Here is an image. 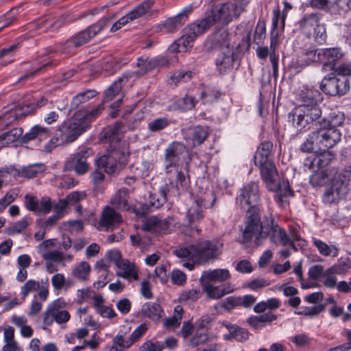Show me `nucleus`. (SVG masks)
<instances>
[{"label": "nucleus", "instance_id": "1", "mask_svg": "<svg viewBox=\"0 0 351 351\" xmlns=\"http://www.w3.org/2000/svg\"><path fill=\"white\" fill-rule=\"evenodd\" d=\"M122 127L121 122H117L104 128L101 134V137L106 143H110V146L106 153L98 158L95 163L98 168L104 169L110 175L118 174L128 163V154L119 147Z\"/></svg>", "mask_w": 351, "mask_h": 351}, {"label": "nucleus", "instance_id": "2", "mask_svg": "<svg viewBox=\"0 0 351 351\" xmlns=\"http://www.w3.org/2000/svg\"><path fill=\"white\" fill-rule=\"evenodd\" d=\"M104 108L101 105L92 110H80L76 112L69 121L64 122L60 127V140L62 143L73 142L80 135L84 132Z\"/></svg>", "mask_w": 351, "mask_h": 351}, {"label": "nucleus", "instance_id": "3", "mask_svg": "<svg viewBox=\"0 0 351 351\" xmlns=\"http://www.w3.org/2000/svg\"><path fill=\"white\" fill-rule=\"evenodd\" d=\"M222 244L217 240L200 239L188 247L175 251L178 257L196 261L198 263H206L217 258L221 254Z\"/></svg>", "mask_w": 351, "mask_h": 351}, {"label": "nucleus", "instance_id": "4", "mask_svg": "<svg viewBox=\"0 0 351 351\" xmlns=\"http://www.w3.org/2000/svg\"><path fill=\"white\" fill-rule=\"evenodd\" d=\"M250 0H232L216 6L206 13L202 20L208 29L217 22L228 23L245 11Z\"/></svg>", "mask_w": 351, "mask_h": 351}, {"label": "nucleus", "instance_id": "5", "mask_svg": "<svg viewBox=\"0 0 351 351\" xmlns=\"http://www.w3.org/2000/svg\"><path fill=\"white\" fill-rule=\"evenodd\" d=\"M256 165L260 168L261 177L265 182L267 188L276 192L275 199L280 205H282L285 199L293 195L289 182L278 179L276 168L272 161Z\"/></svg>", "mask_w": 351, "mask_h": 351}, {"label": "nucleus", "instance_id": "6", "mask_svg": "<svg viewBox=\"0 0 351 351\" xmlns=\"http://www.w3.org/2000/svg\"><path fill=\"white\" fill-rule=\"evenodd\" d=\"M269 237V227L264 226L261 221V210L257 206H252L247 210L242 230L241 243H249L253 239L256 245L261 243L262 240Z\"/></svg>", "mask_w": 351, "mask_h": 351}, {"label": "nucleus", "instance_id": "7", "mask_svg": "<svg viewBox=\"0 0 351 351\" xmlns=\"http://www.w3.org/2000/svg\"><path fill=\"white\" fill-rule=\"evenodd\" d=\"M322 110L319 106L298 105L289 114V119L298 131L310 128V125L319 119Z\"/></svg>", "mask_w": 351, "mask_h": 351}, {"label": "nucleus", "instance_id": "8", "mask_svg": "<svg viewBox=\"0 0 351 351\" xmlns=\"http://www.w3.org/2000/svg\"><path fill=\"white\" fill-rule=\"evenodd\" d=\"M110 20L108 17H103L95 23L90 25L85 29L78 32L68 39L62 45V53H70L71 49L82 46L89 42L93 38L101 32L108 24Z\"/></svg>", "mask_w": 351, "mask_h": 351}, {"label": "nucleus", "instance_id": "9", "mask_svg": "<svg viewBox=\"0 0 351 351\" xmlns=\"http://www.w3.org/2000/svg\"><path fill=\"white\" fill-rule=\"evenodd\" d=\"M302 32L308 38H313L319 44H324L327 38L326 27L320 23V15L317 13L306 14L300 21Z\"/></svg>", "mask_w": 351, "mask_h": 351}, {"label": "nucleus", "instance_id": "10", "mask_svg": "<svg viewBox=\"0 0 351 351\" xmlns=\"http://www.w3.org/2000/svg\"><path fill=\"white\" fill-rule=\"evenodd\" d=\"M208 29L202 20L189 25L184 29L183 36L169 47V51L172 53L186 51L189 47L193 46L195 38L204 33Z\"/></svg>", "mask_w": 351, "mask_h": 351}, {"label": "nucleus", "instance_id": "11", "mask_svg": "<svg viewBox=\"0 0 351 351\" xmlns=\"http://www.w3.org/2000/svg\"><path fill=\"white\" fill-rule=\"evenodd\" d=\"M228 33L226 30L220 31L215 34V39L221 45V52L216 60V66L220 73H225L230 70L234 64L233 49L229 46L227 41Z\"/></svg>", "mask_w": 351, "mask_h": 351}, {"label": "nucleus", "instance_id": "12", "mask_svg": "<svg viewBox=\"0 0 351 351\" xmlns=\"http://www.w3.org/2000/svg\"><path fill=\"white\" fill-rule=\"evenodd\" d=\"M322 90L330 96H342L350 89L348 78L330 74L325 77L320 84Z\"/></svg>", "mask_w": 351, "mask_h": 351}, {"label": "nucleus", "instance_id": "13", "mask_svg": "<svg viewBox=\"0 0 351 351\" xmlns=\"http://www.w3.org/2000/svg\"><path fill=\"white\" fill-rule=\"evenodd\" d=\"M215 202L214 193L210 191L205 197L195 199L187 210L186 217L189 225L200 221L203 217V210L213 206Z\"/></svg>", "mask_w": 351, "mask_h": 351}, {"label": "nucleus", "instance_id": "14", "mask_svg": "<svg viewBox=\"0 0 351 351\" xmlns=\"http://www.w3.org/2000/svg\"><path fill=\"white\" fill-rule=\"evenodd\" d=\"M93 154L92 149L88 147H82L75 153L65 163L64 168L67 171H74L77 175H84L88 172L90 164L88 158Z\"/></svg>", "mask_w": 351, "mask_h": 351}, {"label": "nucleus", "instance_id": "15", "mask_svg": "<svg viewBox=\"0 0 351 351\" xmlns=\"http://www.w3.org/2000/svg\"><path fill=\"white\" fill-rule=\"evenodd\" d=\"M319 126L315 131L319 143V150H328L340 141L341 134L339 130L327 127L325 121L320 122Z\"/></svg>", "mask_w": 351, "mask_h": 351}, {"label": "nucleus", "instance_id": "16", "mask_svg": "<svg viewBox=\"0 0 351 351\" xmlns=\"http://www.w3.org/2000/svg\"><path fill=\"white\" fill-rule=\"evenodd\" d=\"M186 153V147L183 143L173 141L169 144L165 149L164 155L166 172H171L170 168H175Z\"/></svg>", "mask_w": 351, "mask_h": 351}, {"label": "nucleus", "instance_id": "17", "mask_svg": "<svg viewBox=\"0 0 351 351\" xmlns=\"http://www.w3.org/2000/svg\"><path fill=\"white\" fill-rule=\"evenodd\" d=\"M269 236L270 241L276 245H289L294 251H297L294 243L296 241H300V238L298 236L290 237L288 235L283 228L274 223V219L271 221V225L269 227Z\"/></svg>", "mask_w": 351, "mask_h": 351}, {"label": "nucleus", "instance_id": "18", "mask_svg": "<svg viewBox=\"0 0 351 351\" xmlns=\"http://www.w3.org/2000/svg\"><path fill=\"white\" fill-rule=\"evenodd\" d=\"M237 200L243 209L248 206H256L260 200L258 183L252 182L241 189Z\"/></svg>", "mask_w": 351, "mask_h": 351}, {"label": "nucleus", "instance_id": "19", "mask_svg": "<svg viewBox=\"0 0 351 351\" xmlns=\"http://www.w3.org/2000/svg\"><path fill=\"white\" fill-rule=\"evenodd\" d=\"M174 222L172 216L160 219L156 216H152L144 221L142 228L145 231L156 234H167L170 232V227Z\"/></svg>", "mask_w": 351, "mask_h": 351}, {"label": "nucleus", "instance_id": "20", "mask_svg": "<svg viewBox=\"0 0 351 351\" xmlns=\"http://www.w3.org/2000/svg\"><path fill=\"white\" fill-rule=\"evenodd\" d=\"M165 62V59L163 58H150L144 56L140 57L137 59L136 71L132 73L129 77H131L132 75H135L138 77H142L152 70L164 66Z\"/></svg>", "mask_w": 351, "mask_h": 351}, {"label": "nucleus", "instance_id": "21", "mask_svg": "<svg viewBox=\"0 0 351 351\" xmlns=\"http://www.w3.org/2000/svg\"><path fill=\"white\" fill-rule=\"evenodd\" d=\"M25 205L27 210L38 214H48L52 209L51 198L45 196L38 199L35 196L26 195L25 197Z\"/></svg>", "mask_w": 351, "mask_h": 351}, {"label": "nucleus", "instance_id": "22", "mask_svg": "<svg viewBox=\"0 0 351 351\" xmlns=\"http://www.w3.org/2000/svg\"><path fill=\"white\" fill-rule=\"evenodd\" d=\"M348 191L346 184L342 181H337L328 187L324 193L323 201L326 204H332L343 198Z\"/></svg>", "mask_w": 351, "mask_h": 351}, {"label": "nucleus", "instance_id": "23", "mask_svg": "<svg viewBox=\"0 0 351 351\" xmlns=\"http://www.w3.org/2000/svg\"><path fill=\"white\" fill-rule=\"evenodd\" d=\"M230 278L231 274L228 269H210L202 272L199 278V282L212 284L223 283Z\"/></svg>", "mask_w": 351, "mask_h": 351}, {"label": "nucleus", "instance_id": "24", "mask_svg": "<svg viewBox=\"0 0 351 351\" xmlns=\"http://www.w3.org/2000/svg\"><path fill=\"white\" fill-rule=\"evenodd\" d=\"M116 275L128 281L139 280V269L137 265L128 259H124L116 267Z\"/></svg>", "mask_w": 351, "mask_h": 351}, {"label": "nucleus", "instance_id": "25", "mask_svg": "<svg viewBox=\"0 0 351 351\" xmlns=\"http://www.w3.org/2000/svg\"><path fill=\"white\" fill-rule=\"evenodd\" d=\"M8 171V177L13 176L14 177L32 178L37 176V174L45 171L43 164H34L27 167H23L19 169L15 167H10L5 169Z\"/></svg>", "mask_w": 351, "mask_h": 351}, {"label": "nucleus", "instance_id": "26", "mask_svg": "<svg viewBox=\"0 0 351 351\" xmlns=\"http://www.w3.org/2000/svg\"><path fill=\"white\" fill-rule=\"evenodd\" d=\"M203 289L209 298L217 300L224 295L232 293L235 288L230 283H224L221 286H215V284L200 282Z\"/></svg>", "mask_w": 351, "mask_h": 351}, {"label": "nucleus", "instance_id": "27", "mask_svg": "<svg viewBox=\"0 0 351 351\" xmlns=\"http://www.w3.org/2000/svg\"><path fill=\"white\" fill-rule=\"evenodd\" d=\"M208 135V128L204 126L190 128L184 131V138L192 146L203 143Z\"/></svg>", "mask_w": 351, "mask_h": 351}, {"label": "nucleus", "instance_id": "28", "mask_svg": "<svg viewBox=\"0 0 351 351\" xmlns=\"http://www.w3.org/2000/svg\"><path fill=\"white\" fill-rule=\"evenodd\" d=\"M122 222L121 215L109 206L104 207L100 220L99 226L108 230Z\"/></svg>", "mask_w": 351, "mask_h": 351}, {"label": "nucleus", "instance_id": "29", "mask_svg": "<svg viewBox=\"0 0 351 351\" xmlns=\"http://www.w3.org/2000/svg\"><path fill=\"white\" fill-rule=\"evenodd\" d=\"M189 180L181 171H177L175 184L173 182L164 186L167 188L169 196H178L182 192L186 191L189 186Z\"/></svg>", "mask_w": 351, "mask_h": 351}, {"label": "nucleus", "instance_id": "30", "mask_svg": "<svg viewBox=\"0 0 351 351\" xmlns=\"http://www.w3.org/2000/svg\"><path fill=\"white\" fill-rule=\"evenodd\" d=\"M129 199V190L126 188H121L112 197L110 204L117 209L129 210L130 209Z\"/></svg>", "mask_w": 351, "mask_h": 351}, {"label": "nucleus", "instance_id": "31", "mask_svg": "<svg viewBox=\"0 0 351 351\" xmlns=\"http://www.w3.org/2000/svg\"><path fill=\"white\" fill-rule=\"evenodd\" d=\"M321 99L322 96L319 91L310 88L302 90L298 97V101L300 102V105H306L308 107L319 106L318 101Z\"/></svg>", "mask_w": 351, "mask_h": 351}, {"label": "nucleus", "instance_id": "32", "mask_svg": "<svg viewBox=\"0 0 351 351\" xmlns=\"http://www.w3.org/2000/svg\"><path fill=\"white\" fill-rule=\"evenodd\" d=\"M322 63L324 66H335V62L343 56V53L339 47L326 48L321 49Z\"/></svg>", "mask_w": 351, "mask_h": 351}, {"label": "nucleus", "instance_id": "33", "mask_svg": "<svg viewBox=\"0 0 351 351\" xmlns=\"http://www.w3.org/2000/svg\"><path fill=\"white\" fill-rule=\"evenodd\" d=\"M273 147V144L269 141L263 142L258 147L254 160L255 165H263L264 162L271 161L269 156Z\"/></svg>", "mask_w": 351, "mask_h": 351}, {"label": "nucleus", "instance_id": "34", "mask_svg": "<svg viewBox=\"0 0 351 351\" xmlns=\"http://www.w3.org/2000/svg\"><path fill=\"white\" fill-rule=\"evenodd\" d=\"M55 308V322L59 324L67 322L70 319V314L68 311L63 310L66 306V302L62 298L53 301Z\"/></svg>", "mask_w": 351, "mask_h": 351}, {"label": "nucleus", "instance_id": "35", "mask_svg": "<svg viewBox=\"0 0 351 351\" xmlns=\"http://www.w3.org/2000/svg\"><path fill=\"white\" fill-rule=\"evenodd\" d=\"M128 75L126 74L119 77L113 84L106 90L104 102H108L112 100L117 95H118L122 88V82H127Z\"/></svg>", "mask_w": 351, "mask_h": 351}, {"label": "nucleus", "instance_id": "36", "mask_svg": "<svg viewBox=\"0 0 351 351\" xmlns=\"http://www.w3.org/2000/svg\"><path fill=\"white\" fill-rule=\"evenodd\" d=\"M312 242L319 254L324 256L337 257L339 254V249L334 245H328L323 241L314 237L312 239Z\"/></svg>", "mask_w": 351, "mask_h": 351}, {"label": "nucleus", "instance_id": "37", "mask_svg": "<svg viewBox=\"0 0 351 351\" xmlns=\"http://www.w3.org/2000/svg\"><path fill=\"white\" fill-rule=\"evenodd\" d=\"M222 325L225 326L230 332L233 335V339L238 341H244L248 339V332L246 329L241 328L235 324H232L229 322L224 321Z\"/></svg>", "mask_w": 351, "mask_h": 351}, {"label": "nucleus", "instance_id": "38", "mask_svg": "<svg viewBox=\"0 0 351 351\" xmlns=\"http://www.w3.org/2000/svg\"><path fill=\"white\" fill-rule=\"evenodd\" d=\"M23 130L21 128H16L0 135V148L14 143L21 138Z\"/></svg>", "mask_w": 351, "mask_h": 351}, {"label": "nucleus", "instance_id": "39", "mask_svg": "<svg viewBox=\"0 0 351 351\" xmlns=\"http://www.w3.org/2000/svg\"><path fill=\"white\" fill-rule=\"evenodd\" d=\"M143 313L153 320H158L162 312L160 306L157 303L147 302L142 306Z\"/></svg>", "mask_w": 351, "mask_h": 351}, {"label": "nucleus", "instance_id": "40", "mask_svg": "<svg viewBox=\"0 0 351 351\" xmlns=\"http://www.w3.org/2000/svg\"><path fill=\"white\" fill-rule=\"evenodd\" d=\"M167 196H169L167 188L163 186L160 189L158 194L150 195L149 203L154 208H158L166 202Z\"/></svg>", "mask_w": 351, "mask_h": 351}, {"label": "nucleus", "instance_id": "41", "mask_svg": "<svg viewBox=\"0 0 351 351\" xmlns=\"http://www.w3.org/2000/svg\"><path fill=\"white\" fill-rule=\"evenodd\" d=\"M154 3V0H145L136 6L129 14L134 21L146 14Z\"/></svg>", "mask_w": 351, "mask_h": 351}, {"label": "nucleus", "instance_id": "42", "mask_svg": "<svg viewBox=\"0 0 351 351\" xmlns=\"http://www.w3.org/2000/svg\"><path fill=\"white\" fill-rule=\"evenodd\" d=\"M90 271V265L86 261H82L73 267L72 275L80 281H85L88 279Z\"/></svg>", "mask_w": 351, "mask_h": 351}, {"label": "nucleus", "instance_id": "43", "mask_svg": "<svg viewBox=\"0 0 351 351\" xmlns=\"http://www.w3.org/2000/svg\"><path fill=\"white\" fill-rule=\"evenodd\" d=\"M184 23L177 15L169 18L160 24V29L166 33H173L179 29Z\"/></svg>", "mask_w": 351, "mask_h": 351}, {"label": "nucleus", "instance_id": "44", "mask_svg": "<svg viewBox=\"0 0 351 351\" xmlns=\"http://www.w3.org/2000/svg\"><path fill=\"white\" fill-rule=\"evenodd\" d=\"M48 130L39 125L34 126L29 132H27L24 136H21V141L23 143H27L29 141L33 140L36 137L41 138L47 136Z\"/></svg>", "mask_w": 351, "mask_h": 351}, {"label": "nucleus", "instance_id": "45", "mask_svg": "<svg viewBox=\"0 0 351 351\" xmlns=\"http://www.w3.org/2000/svg\"><path fill=\"white\" fill-rule=\"evenodd\" d=\"M29 219L23 217L18 221L10 224L7 228V232L11 235L20 234L29 226Z\"/></svg>", "mask_w": 351, "mask_h": 351}, {"label": "nucleus", "instance_id": "46", "mask_svg": "<svg viewBox=\"0 0 351 351\" xmlns=\"http://www.w3.org/2000/svg\"><path fill=\"white\" fill-rule=\"evenodd\" d=\"M95 95L96 91L95 90L89 89L86 91L81 92L73 98L71 103V106L73 109L76 108L80 104L88 101L89 99L93 98Z\"/></svg>", "mask_w": 351, "mask_h": 351}, {"label": "nucleus", "instance_id": "47", "mask_svg": "<svg viewBox=\"0 0 351 351\" xmlns=\"http://www.w3.org/2000/svg\"><path fill=\"white\" fill-rule=\"evenodd\" d=\"M58 64V61L53 60L47 62L46 63L43 64L42 66L35 67L34 66L30 71H28L27 73H25L24 75L21 76L19 79V82L29 80L36 75H37L39 72L46 70L48 68H51L56 65Z\"/></svg>", "mask_w": 351, "mask_h": 351}, {"label": "nucleus", "instance_id": "48", "mask_svg": "<svg viewBox=\"0 0 351 351\" xmlns=\"http://www.w3.org/2000/svg\"><path fill=\"white\" fill-rule=\"evenodd\" d=\"M317 148L319 150V143L315 131L312 132L301 145L300 149L304 152H309Z\"/></svg>", "mask_w": 351, "mask_h": 351}, {"label": "nucleus", "instance_id": "49", "mask_svg": "<svg viewBox=\"0 0 351 351\" xmlns=\"http://www.w3.org/2000/svg\"><path fill=\"white\" fill-rule=\"evenodd\" d=\"M322 153L315 157V162L319 172L323 171V169L326 167L333 159L334 155L327 150H320Z\"/></svg>", "mask_w": 351, "mask_h": 351}, {"label": "nucleus", "instance_id": "50", "mask_svg": "<svg viewBox=\"0 0 351 351\" xmlns=\"http://www.w3.org/2000/svg\"><path fill=\"white\" fill-rule=\"evenodd\" d=\"M321 55V49L306 50L304 53V58L301 60V61L304 62L302 65L307 66L311 62H322Z\"/></svg>", "mask_w": 351, "mask_h": 351}, {"label": "nucleus", "instance_id": "51", "mask_svg": "<svg viewBox=\"0 0 351 351\" xmlns=\"http://www.w3.org/2000/svg\"><path fill=\"white\" fill-rule=\"evenodd\" d=\"M337 274L333 270V269L330 267L328 268L323 274V285L329 289H333L337 286Z\"/></svg>", "mask_w": 351, "mask_h": 351}, {"label": "nucleus", "instance_id": "52", "mask_svg": "<svg viewBox=\"0 0 351 351\" xmlns=\"http://www.w3.org/2000/svg\"><path fill=\"white\" fill-rule=\"evenodd\" d=\"M195 97L186 95L184 97L178 99L174 106L176 109L186 111L192 109L195 106Z\"/></svg>", "mask_w": 351, "mask_h": 351}, {"label": "nucleus", "instance_id": "53", "mask_svg": "<svg viewBox=\"0 0 351 351\" xmlns=\"http://www.w3.org/2000/svg\"><path fill=\"white\" fill-rule=\"evenodd\" d=\"M200 297V291L197 289H192L182 291L179 296L180 302H191L196 301Z\"/></svg>", "mask_w": 351, "mask_h": 351}, {"label": "nucleus", "instance_id": "54", "mask_svg": "<svg viewBox=\"0 0 351 351\" xmlns=\"http://www.w3.org/2000/svg\"><path fill=\"white\" fill-rule=\"evenodd\" d=\"M304 170H309L313 173L312 179H317L320 175H322V172H319L318 166L316 165L315 157L308 156L304 159Z\"/></svg>", "mask_w": 351, "mask_h": 351}, {"label": "nucleus", "instance_id": "55", "mask_svg": "<svg viewBox=\"0 0 351 351\" xmlns=\"http://www.w3.org/2000/svg\"><path fill=\"white\" fill-rule=\"evenodd\" d=\"M53 306H55L53 304L52 302L47 306L46 311L43 315V322L44 325L43 328L44 330H46L48 326H51L55 321V307Z\"/></svg>", "mask_w": 351, "mask_h": 351}, {"label": "nucleus", "instance_id": "56", "mask_svg": "<svg viewBox=\"0 0 351 351\" xmlns=\"http://www.w3.org/2000/svg\"><path fill=\"white\" fill-rule=\"evenodd\" d=\"M32 25L34 26L35 29L39 32H46L49 30H51L50 27H53L55 24L52 23V20H50L49 17L45 16L38 19Z\"/></svg>", "mask_w": 351, "mask_h": 351}, {"label": "nucleus", "instance_id": "57", "mask_svg": "<svg viewBox=\"0 0 351 351\" xmlns=\"http://www.w3.org/2000/svg\"><path fill=\"white\" fill-rule=\"evenodd\" d=\"M169 125V121L167 118H158L148 123L149 131L156 132L165 129Z\"/></svg>", "mask_w": 351, "mask_h": 351}, {"label": "nucleus", "instance_id": "58", "mask_svg": "<svg viewBox=\"0 0 351 351\" xmlns=\"http://www.w3.org/2000/svg\"><path fill=\"white\" fill-rule=\"evenodd\" d=\"M164 348L163 343L160 341L147 340L138 348V351H162Z\"/></svg>", "mask_w": 351, "mask_h": 351}, {"label": "nucleus", "instance_id": "59", "mask_svg": "<svg viewBox=\"0 0 351 351\" xmlns=\"http://www.w3.org/2000/svg\"><path fill=\"white\" fill-rule=\"evenodd\" d=\"M19 48L18 45H12V46L8 47V48H3L0 51V58H8L9 60H3L1 64L3 66H5L14 61L13 59H11V58L13 56L14 53L17 51Z\"/></svg>", "mask_w": 351, "mask_h": 351}, {"label": "nucleus", "instance_id": "60", "mask_svg": "<svg viewBox=\"0 0 351 351\" xmlns=\"http://www.w3.org/2000/svg\"><path fill=\"white\" fill-rule=\"evenodd\" d=\"M326 122V126L328 128H337L340 126L344 121V117L342 113H332L329 117L328 120L324 119Z\"/></svg>", "mask_w": 351, "mask_h": 351}, {"label": "nucleus", "instance_id": "61", "mask_svg": "<svg viewBox=\"0 0 351 351\" xmlns=\"http://www.w3.org/2000/svg\"><path fill=\"white\" fill-rule=\"evenodd\" d=\"M154 168V160L152 158L143 159L141 162L139 167H137V170L141 172L142 177H147L149 176V172Z\"/></svg>", "mask_w": 351, "mask_h": 351}, {"label": "nucleus", "instance_id": "62", "mask_svg": "<svg viewBox=\"0 0 351 351\" xmlns=\"http://www.w3.org/2000/svg\"><path fill=\"white\" fill-rule=\"evenodd\" d=\"M86 197V193L84 191H73L68 194L65 199L68 205H73L82 199H84Z\"/></svg>", "mask_w": 351, "mask_h": 351}, {"label": "nucleus", "instance_id": "63", "mask_svg": "<svg viewBox=\"0 0 351 351\" xmlns=\"http://www.w3.org/2000/svg\"><path fill=\"white\" fill-rule=\"evenodd\" d=\"M40 287V282L34 280H29L21 287V295L25 298L31 291L38 289Z\"/></svg>", "mask_w": 351, "mask_h": 351}, {"label": "nucleus", "instance_id": "64", "mask_svg": "<svg viewBox=\"0 0 351 351\" xmlns=\"http://www.w3.org/2000/svg\"><path fill=\"white\" fill-rule=\"evenodd\" d=\"M331 267L337 274H344L351 269V261L350 258H346L344 261L339 262Z\"/></svg>", "mask_w": 351, "mask_h": 351}]
</instances>
